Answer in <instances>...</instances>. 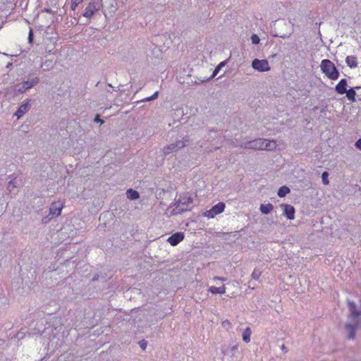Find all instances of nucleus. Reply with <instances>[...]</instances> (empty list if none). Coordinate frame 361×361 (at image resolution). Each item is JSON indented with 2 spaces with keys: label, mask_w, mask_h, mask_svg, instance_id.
I'll return each mask as SVG.
<instances>
[{
  "label": "nucleus",
  "mask_w": 361,
  "mask_h": 361,
  "mask_svg": "<svg viewBox=\"0 0 361 361\" xmlns=\"http://www.w3.org/2000/svg\"><path fill=\"white\" fill-rule=\"evenodd\" d=\"M350 314L348 317V322L345 325V329L348 332V338L353 339L355 337V332L361 328V307H357L355 302L348 301Z\"/></svg>",
  "instance_id": "obj_1"
},
{
  "label": "nucleus",
  "mask_w": 361,
  "mask_h": 361,
  "mask_svg": "<svg viewBox=\"0 0 361 361\" xmlns=\"http://www.w3.org/2000/svg\"><path fill=\"white\" fill-rule=\"evenodd\" d=\"M240 146L245 149L272 151L276 148L277 145L276 142L274 140L257 138L245 142Z\"/></svg>",
  "instance_id": "obj_2"
},
{
  "label": "nucleus",
  "mask_w": 361,
  "mask_h": 361,
  "mask_svg": "<svg viewBox=\"0 0 361 361\" xmlns=\"http://www.w3.org/2000/svg\"><path fill=\"white\" fill-rule=\"evenodd\" d=\"M321 71L330 80H335L339 77V72L334 63L329 60L324 59L320 64Z\"/></svg>",
  "instance_id": "obj_3"
},
{
  "label": "nucleus",
  "mask_w": 361,
  "mask_h": 361,
  "mask_svg": "<svg viewBox=\"0 0 361 361\" xmlns=\"http://www.w3.org/2000/svg\"><path fill=\"white\" fill-rule=\"evenodd\" d=\"M39 82L38 77H33L27 80L23 81L22 83L17 84L14 86V91L19 94H23L27 90L31 89Z\"/></svg>",
  "instance_id": "obj_4"
},
{
  "label": "nucleus",
  "mask_w": 361,
  "mask_h": 361,
  "mask_svg": "<svg viewBox=\"0 0 361 361\" xmlns=\"http://www.w3.org/2000/svg\"><path fill=\"white\" fill-rule=\"evenodd\" d=\"M187 141V140H178L175 143H171L166 146L163 149L164 155H168L171 153L177 152L178 150L182 149L185 146V143Z\"/></svg>",
  "instance_id": "obj_5"
},
{
  "label": "nucleus",
  "mask_w": 361,
  "mask_h": 361,
  "mask_svg": "<svg viewBox=\"0 0 361 361\" xmlns=\"http://www.w3.org/2000/svg\"><path fill=\"white\" fill-rule=\"evenodd\" d=\"M252 67L259 72H267L271 69L267 59H255L252 61Z\"/></svg>",
  "instance_id": "obj_6"
},
{
  "label": "nucleus",
  "mask_w": 361,
  "mask_h": 361,
  "mask_svg": "<svg viewBox=\"0 0 361 361\" xmlns=\"http://www.w3.org/2000/svg\"><path fill=\"white\" fill-rule=\"evenodd\" d=\"M225 207L226 205L224 202H219L209 210L206 211L204 213V216L209 219L214 218L215 216L222 213L224 211Z\"/></svg>",
  "instance_id": "obj_7"
},
{
  "label": "nucleus",
  "mask_w": 361,
  "mask_h": 361,
  "mask_svg": "<svg viewBox=\"0 0 361 361\" xmlns=\"http://www.w3.org/2000/svg\"><path fill=\"white\" fill-rule=\"evenodd\" d=\"M176 209H178L179 212H185L188 210H190L192 200L190 197H180L177 202Z\"/></svg>",
  "instance_id": "obj_8"
},
{
  "label": "nucleus",
  "mask_w": 361,
  "mask_h": 361,
  "mask_svg": "<svg viewBox=\"0 0 361 361\" xmlns=\"http://www.w3.org/2000/svg\"><path fill=\"white\" fill-rule=\"evenodd\" d=\"M63 207V204L60 201L52 202L49 207V215L51 217L59 216L61 215Z\"/></svg>",
  "instance_id": "obj_9"
},
{
  "label": "nucleus",
  "mask_w": 361,
  "mask_h": 361,
  "mask_svg": "<svg viewBox=\"0 0 361 361\" xmlns=\"http://www.w3.org/2000/svg\"><path fill=\"white\" fill-rule=\"evenodd\" d=\"M184 239V234L182 232H177L173 235H171L167 239V242L170 243L172 246L177 245L180 242H181Z\"/></svg>",
  "instance_id": "obj_10"
},
{
  "label": "nucleus",
  "mask_w": 361,
  "mask_h": 361,
  "mask_svg": "<svg viewBox=\"0 0 361 361\" xmlns=\"http://www.w3.org/2000/svg\"><path fill=\"white\" fill-rule=\"evenodd\" d=\"M281 207L283 209V214L286 216V217L289 219L292 220L295 218V208L290 205V204H281Z\"/></svg>",
  "instance_id": "obj_11"
},
{
  "label": "nucleus",
  "mask_w": 361,
  "mask_h": 361,
  "mask_svg": "<svg viewBox=\"0 0 361 361\" xmlns=\"http://www.w3.org/2000/svg\"><path fill=\"white\" fill-rule=\"evenodd\" d=\"M30 101H31L30 99H27V102L22 104L19 106V108L18 109V110L16 111V112L14 114L17 117L18 119L21 118L26 112L28 111V110L30 108Z\"/></svg>",
  "instance_id": "obj_12"
},
{
  "label": "nucleus",
  "mask_w": 361,
  "mask_h": 361,
  "mask_svg": "<svg viewBox=\"0 0 361 361\" xmlns=\"http://www.w3.org/2000/svg\"><path fill=\"white\" fill-rule=\"evenodd\" d=\"M348 82L346 79H341L335 87L336 92L339 94H343L347 90Z\"/></svg>",
  "instance_id": "obj_13"
},
{
  "label": "nucleus",
  "mask_w": 361,
  "mask_h": 361,
  "mask_svg": "<svg viewBox=\"0 0 361 361\" xmlns=\"http://www.w3.org/2000/svg\"><path fill=\"white\" fill-rule=\"evenodd\" d=\"M97 8L94 4L90 3L85 8L83 16L87 18H91L96 12Z\"/></svg>",
  "instance_id": "obj_14"
},
{
  "label": "nucleus",
  "mask_w": 361,
  "mask_h": 361,
  "mask_svg": "<svg viewBox=\"0 0 361 361\" xmlns=\"http://www.w3.org/2000/svg\"><path fill=\"white\" fill-rule=\"evenodd\" d=\"M360 87H355V88H350L349 90H347L345 92L346 94V97L348 100H350L352 102H354L355 101V90L360 89Z\"/></svg>",
  "instance_id": "obj_15"
},
{
  "label": "nucleus",
  "mask_w": 361,
  "mask_h": 361,
  "mask_svg": "<svg viewBox=\"0 0 361 361\" xmlns=\"http://www.w3.org/2000/svg\"><path fill=\"white\" fill-rule=\"evenodd\" d=\"M345 63L350 68H356L357 66V57L348 56L345 59Z\"/></svg>",
  "instance_id": "obj_16"
},
{
  "label": "nucleus",
  "mask_w": 361,
  "mask_h": 361,
  "mask_svg": "<svg viewBox=\"0 0 361 361\" xmlns=\"http://www.w3.org/2000/svg\"><path fill=\"white\" fill-rule=\"evenodd\" d=\"M208 290L212 294H224L226 292V287L224 285L221 287L211 286Z\"/></svg>",
  "instance_id": "obj_17"
},
{
  "label": "nucleus",
  "mask_w": 361,
  "mask_h": 361,
  "mask_svg": "<svg viewBox=\"0 0 361 361\" xmlns=\"http://www.w3.org/2000/svg\"><path fill=\"white\" fill-rule=\"evenodd\" d=\"M274 209V207L271 204H262L259 207L260 212L264 214H269Z\"/></svg>",
  "instance_id": "obj_18"
},
{
  "label": "nucleus",
  "mask_w": 361,
  "mask_h": 361,
  "mask_svg": "<svg viewBox=\"0 0 361 361\" xmlns=\"http://www.w3.org/2000/svg\"><path fill=\"white\" fill-rule=\"evenodd\" d=\"M126 196L130 200H137L140 197L139 192L133 189L127 190Z\"/></svg>",
  "instance_id": "obj_19"
},
{
  "label": "nucleus",
  "mask_w": 361,
  "mask_h": 361,
  "mask_svg": "<svg viewBox=\"0 0 361 361\" xmlns=\"http://www.w3.org/2000/svg\"><path fill=\"white\" fill-rule=\"evenodd\" d=\"M252 334V330L250 327H247L244 331L243 332V341L245 343H249L250 341V336Z\"/></svg>",
  "instance_id": "obj_20"
},
{
  "label": "nucleus",
  "mask_w": 361,
  "mask_h": 361,
  "mask_svg": "<svg viewBox=\"0 0 361 361\" xmlns=\"http://www.w3.org/2000/svg\"><path fill=\"white\" fill-rule=\"evenodd\" d=\"M290 192V188L287 186H281L279 190H278V195L280 197H285L287 194H288Z\"/></svg>",
  "instance_id": "obj_21"
},
{
  "label": "nucleus",
  "mask_w": 361,
  "mask_h": 361,
  "mask_svg": "<svg viewBox=\"0 0 361 361\" xmlns=\"http://www.w3.org/2000/svg\"><path fill=\"white\" fill-rule=\"evenodd\" d=\"M17 188V180L16 178H13L8 183L7 188L10 192H12L15 188Z\"/></svg>",
  "instance_id": "obj_22"
},
{
  "label": "nucleus",
  "mask_w": 361,
  "mask_h": 361,
  "mask_svg": "<svg viewBox=\"0 0 361 361\" xmlns=\"http://www.w3.org/2000/svg\"><path fill=\"white\" fill-rule=\"evenodd\" d=\"M158 96H159V91H156L152 96L146 97V98L142 99L140 102H145L153 101V100H155L156 99H157Z\"/></svg>",
  "instance_id": "obj_23"
},
{
  "label": "nucleus",
  "mask_w": 361,
  "mask_h": 361,
  "mask_svg": "<svg viewBox=\"0 0 361 361\" xmlns=\"http://www.w3.org/2000/svg\"><path fill=\"white\" fill-rule=\"evenodd\" d=\"M261 274H262V271L259 269H255L251 274V276L253 279L257 281V280H259Z\"/></svg>",
  "instance_id": "obj_24"
},
{
  "label": "nucleus",
  "mask_w": 361,
  "mask_h": 361,
  "mask_svg": "<svg viewBox=\"0 0 361 361\" xmlns=\"http://www.w3.org/2000/svg\"><path fill=\"white\" fill-rule=\"evenodd\" d=\"M225 61L221 62L214 69L212 78H214L216 74L219 72L220 69L225 65Z\"/></svg>",
  "instance_id": "obj_25"
},
{
  "label": "nucleus",
  "mask_w": 361,
  "mask_h": 361,
  "mask_svg": "<svg viewBox=\"0 0 361 361\" xmlns=\"http://www.w3.org/2000/svg\"><path fill=\"white\" fill-rule=\"evenodd\" d=\"M83 1V0H71V8L73 10V11H75L76 7L80 4Z\"/></svg>",
  "instance_id": "obj_26"
},
{
  "label": "nucleus",
  "mask_w": 361,
  "mask_h": 361,
  "mask_svg": "<svg viewBox=\"0 0 361 361\" xmlns=\"http://www.w3.org/2000/svg\"><path fill=\"white\" fill-rule=\"evenodd\" d=\"M328 176H329V173L326 171L323 172L322 174V183L324 185H328L329 183V180H328Z\"/></svg>",
  "instance_id": "obj_27"
},
{
  "label": "nucleus",
  "mask_w": 361,
  "mask_h": 361,
  "mask_svg": "<svg viewBox=\"0 0 361 361\" xmlns=\"http://www.w3.org/2000/svg\"><path fill=\"white\" fill-rule=\"evenodd\" d=\"M251 41L253 44H258L259 43L260 39L258 35L253 34L251 36Z\"/></svg>",
  "instance_id": "obj_28"
},
{
  "label": "nucleus",
  "mask_w": 361,
  "mask_h": 361,
  "mask_svg": "<svg viewBox=\"0 0 361 361\" xmlns=\"http://www.w3.org/2000/svg\"><path fill=\"white\" fill-rule=\"evenodd\" d=\"M28 42L29 44H32L33 42V31L32 29H30L29 35H28Z\"/></svg>",
  "instance_id": "obj_29"
},
{
  "label": "nucleus",
  "mask_w": 361,
  "mask_h": 361,
  "mask_svg": "<svg viewBox=\"0 0 361 361\" xmlns=\"http://www.w3.org/2000/svg\"><path fill=\"white\" fill-rule=\"evenodd\" d=\"M139 345L142 350H145L147 348V342L144 340L139 342Z\"/></svg>",
  "instance_id": "obj_30"
},
{
  "label": "nucleus",
  "mask_w": 361,
  "mask_h": 361,
  "mask_svg": "<svg viewBox=\"0 0 361 361\" xmlns=\"http://www.w3.org/2000/svg\"><path fill=\"white\" fill-rule=\"evenodd\" d=\"M53 217L49 215L45 217H44L42 220L43 224H47Z\"/></svg>",
  "instance_id": "obj_31"
},
{
  "label": "nucleus",
  "mask_w": 361,
  "mask_h": 361,
  "mask_svg": "<svg viewBox=\"0 0 361 361\" xmlns=\"http://www.w3.org/2000/svg\"><path fill=\"white\" fill-rule=\"evenodd\" d=\"M355 147L359 149L360 150H361V138H360L359 140H357L355 142Z\"/></svg>",
  "instance_id": "obj_32"
},
{
  "label": "nucleus",
  "mask_w": 361,
  "mask_h": 361,
  "mask_svg": "<svg viewBox=\"0 0 361 361\" xmlns=\"http://www.w3.org/2000/svg\"><path fill=\"white\" fill-rule=\"evenodd\" d=\"M222 325L224 327H227V326H229L231 325V323L228 320H225L222 322Z\"/></svg>",
  "instance_id": "obj_33"
},
{
  "label": "nucleus",
  "mask_w": 361,
  "mask_h": 361,
  "mask_svg": "<svg viewBox=\"0 0 361 361\" xmlns=\"http://www.w3.org/2000/svg\"><path fill=\"white\" fill-rule=\"evenodd\" d=\"M213 280L214 281L220 280L221 281H226V278H223V277L215 276V277H214Z\"/></svg>",
  "instance_id": "obj_34"
},
{
  "label": "nucleus",
  "mask_w": 361,
  "mask_h": 361,
  "mask_svg": "<svg viewBox=\"0 0 361 361\" xmlns=\"http://www.w3.org/2000/svg\"><path fill=\"white\" fill-rule=\"evenodd\" d=\"M94 121L97 122V123H99V122H100L101 123H103V121L99 118V115H97L95 116Z\"/></svg>",
  "instance_id": "obj_35"
},
{
  "label": "nucleus",
  "mask_w": 361,
  "mask_h": 361,
  "mask_svg": "<svg viewBox=\"0 0 361 361\" xmlns=\"http://www.w3.org/2000/svg\"><path fill=\"white\" fill-rule=\"evenodd\" d=\"M281 350L284 352V353H287L288 352V348L285 345H282L281 347Z\"/></svg>",
  "instance_id": "obj_36"
}]
</instances>
